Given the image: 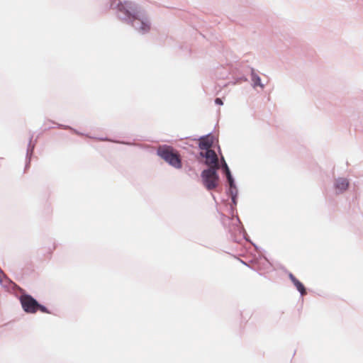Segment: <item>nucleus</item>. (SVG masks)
Here are the masks:
<instances>
[{
  "mask_svg": "<svg viewBox=\"0 0 363 363\" xmlns=\"http://www.w3.org/2000/svg\"><path fill=\"white\" fill-rule=\"evenodd\" d=\"M201 155L206 157V164L209 168L219 169L218 158L214 150H207L205 153L201 152Z\"/></svg>",
  "mask_w": 363,
  "mask_h": 363,
  "instance_id": "4",
  "label": "nucleus"
},
{
  "mask_svg": "<svg viewBox=\"0 0 363 363\" xmlns=\"http://www.w3.org/2000/svg\"><path fill=\"white\" fill-rule=\"evenodd\" d=\"M349 186V182L347 179L339 178L336 180L335 187L337 193H342L347 190Z\"/></svg>",
  "mask_w": 363,
  "mask_h": 363,
  "instance_id": "5",
  "label": "nucleus"
},
{
  "mask_svg": "<svg viewBox=\"0 0 363 363\" xmlns=\"http://www.w3.org/2000/svg\"><path fill=\"white\" fill-rule=\"evenodd\" d=\"M223 162H225V161L223 160ZM224 168H225V171L228 182L230 183V185L232 186H233V179L230 175V170H229L225 162H224Z\"/></svg>",
  "mask_w": 363,
  "mask_h": 363,
  "instance_id": "10",
  "label": "nucleus"
},
{
  "mask_svg": "<svg viewBox=\"0 0 363 363\" xmlns=\"http://www.w3.org/2000/svg\"><path fill=\"white\" fill-rule=\"evenodd\" d=\"M215 103L216 104H218V105H222L223 104V101H222L221 99H220V98L216 99Z\"/></svg>",
  "mask_w": 363,
  "mask_h": 363,
  "instance_id": "11",
  "label": "nucleus"
},
{
  "mask_svg": "<svg viewBox=\"0 0 363 363\" xmlns=\"http://www.w3.org/2000/svg\"><path fill=\"white\" fill-rule=\"evenodd\" d=\"M251 81L253 82V85L255 87L257 86H259L261 88L264 87V85L260 82V78L258 76L254 74L253 73H251Z\"/></svg>",
  "mask_w": 363,
  "mask_h": 363,
  "instance_id": "9",
  "label": "nucleus"
},
{
  "mask_svg": "<svg viewBox=\"0 0 363 363\" xmlns=\"http://www.w3.org/2000/svg\"><path fill=\"white\" fill-rule=\"evenodd\" d=\"M213 143V139L211 136H206L201 138L199 142V148L201 150H204L207 151V150H211Z\"/></svg>",
  "mask_w": 363,
  "mask_h": 363,
  "instance_id": "6",
  "label": "nucleus"
},
{
  "mask_svg": "<svg viewBox=\"0 0 363 363\" xmlns=\"http://www.w3.org/2000/svg\"><path fill=\"white\" fill-rule=\"evenodd\" d=\"M157 154L174 167L177 169L182 167L180 156L172 147L166 145L161 146L157 150Z\"/></svg>",
  "mask_w": 363,
  "mask_h": 363,
  "instance_id": "1",
  "label": "nucleus"
},
{
  "mask_svg": "<svg viewBox=\"0 0 363 363\" xmlns=\"http://www.w3.org/2000/svg\"><path fill=\"white\" fill-rule=\"evenodd\" d=\"M289 277L294 284V285L296 286L297 290L301 293V294L302 296L305 295L306 294V291L303 284L301 281H299L291 273H289Z\"/></svg>",
  "mask_w": 363,
  "mask_h": 363,
  "instance_id": "8",
  "label": "nucleus"
},
{
  "mask_svg": "<svg viewBox=\"0 0 363 363\" xmlns=\"http://www.w3.org/2000/svg\"><path fill=\"white\" fill-rule=\"evenodd\" d=\"M133 26L140 33H145L150 30V23L147 21H134Z\"/></svg>",
  "mask_w": 363,
  "mask_h": 363,
  "instance_id": "7",
  "label": "nucleus"
},
{
  "mask_svg": "<svg viewBox=\"0 0 363 363\" xmlns=\"http://www.w3.org/2000/svg\"><path fill=\"white\" fill-rule=\"evenodd\" d=\"M20 301L23 309L28 313H35L38 311L42 313H50L45 306L39 304L30 295L24 294L20 297Z\"/></svg>",
  "mask_w": 363,
  "mask_h": 363,
  "instance_id": "2",
  "label": "nucleus"
},
{
  "mask_svg": "<svg viewBox=\"0 0 363 363\" xmlns=\"http://www.w3.org/2000/svg\"><path fill=\"white\" fill-rule=\"evenodd\" d=\"M218 169L208 168L201 173V179L203 185L208 190H212L217 187L218 184V176L216 171Z\"/></svg>",
  "mask_w": 363,
  "mask_h": 363,
  "instance_id": "3",
  "label": "nucleus"
}]
</instances>
